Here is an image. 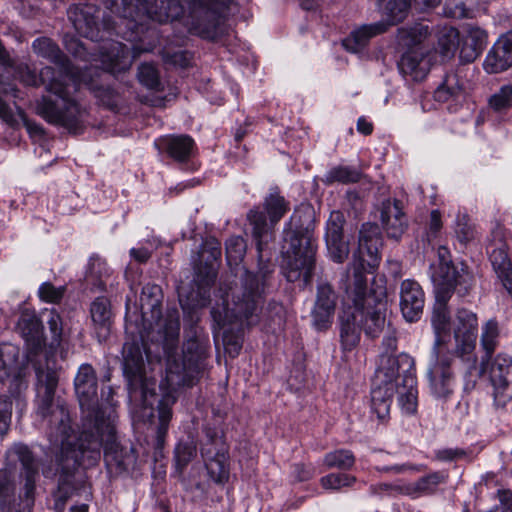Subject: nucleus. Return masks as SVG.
Instances as JSON below:
<instances>
[{
	"mask_svg": "<svg viewBox=\"0 0 512 512\" xmlns=\"http://www.w3.org/2000/svg\"><path fill=\"white\" fill-rule=\"evenodd\" d=\"M17 328L25 339L29 352L37 354L44 346L43 325L35 311L24 309L19 317Z\"/></svg>",
	"mask_w": 512,
	"mask_h": 512,
	"instance_id": "nucleus-24",
	"label": "nucleus"
},
{
	"mask_svg": "<svg viewBox=\"0 0 512 512\" xmlns=\"http://www.w3.org/2000/svg\"><path fill=\"white\" fill-rule=\"evenodd\" d=\"M489 107L496 113H505L512 108V85H503L490 96Z\"/></svg>",
	"mask_w": 512,
	"mask_h": 512,
	"instance_id": "nucleus-48",
	"label": "nucleus"
},
{
	"mask_svg": "<svg viewBox=\"0 0 512 512\" xmlns=\"http://www.w3.org/2000/svg\"><path fill=\"white\" fill-rule=\"evenodd\" d=\"M424 302V292L416 281L406 279L401 283L400 309L407 322H416L421 318Z\"/></svg>",
	"mask_w": 512,
	"mask_h": 512,
	"instance_id": "nucleus-21",
	"label": "nucleus"
},
{
	"mask_svg": "<svg viewBox=\"0 0 512 512\" xmlns=\"http://www.w3.org/2000/svg\"><path fill=\"white\" fill-rule=\"evenodd\" d=\"M463 91V86L456 73H447L443 82L434 92V98L438 102H446L451 98L457 97Z\"/></svg>",
	"mask_w": 512,
	"mask_h": 512,
	"instance_id": "nucleus-42",
	"label": "nucleus"
},
{
	"mask_svg": "<svg viewBox=\"0 0 512 512\" xmlns=\"http://www.w3.org/2000/svg\"><path fill=\"white\" fill-rule=\"evenodd\" d=\"M383 229L391 238L398 239L406 230L408 221L403 212V203L398 199H385L380 206Z\"/></svg>",
	"mask_w": 512,
	"mask_h": 512,
	"instance_id": "nucleus-23",
	"label": "nucleus"
},
{
	"mask_svg": "<svg viewBox=\"0 0 512 512\" xmlns=\"http://www.w3.org/2000/svg\"><path fill=\"white\" fill-rule=\"evenodd\" d=\"M490 380L494 396V405L504 408L512 400V358L501 352L494 358L490 368Z\"/></svg>",
	"mask_w": 512,
	"mask_h": 512,
	"instance_id": "nucleus-18",
	"label": "nucleus"
},
{
	"mask_svg": "<svg viewBox=\"0 0 512 512\" xmlns=\"http://www.w3.org/2000/svg\"><path fill=\"white\" fill-rule=\"evenodd\" d=\"M202 253H209L207 260L216 261L221 257V244L215 238H208L202 245Z\"/></svg>",
	"mask_w": 512,
	"mask_h": 512,
	"instance_id": "nucleus-60",
	"label": "nucleus"
},
{
	"mask_svg": "<svg viewBox=\"0 0 512 512\" xmlns=\"http://www.w3.org/2000/svg\"><path fill=\"white\" fill-rule=\"evenodd\" d=\"M362 178V172L351 166L338 165L330 168L322 178L325 185H333L334 183L352 184L357 183Z\"/></svg>",
	"mask_w": 512,
	"mask_h": 512,
	"instance_id": "nucleus-38",
	"label": "nucleus"
},
{
	"mask_svg": "<svg viewBox=\"0 0 512 512\" xmlns=\"http://www.w3.org/2000/svg\"><path fill=\"white\" fill-rule=\"evenodd\" d=\"M490 261L497 275L512 269L508 254L501 247L490 252Z\"/></svg>",
	"mask_w": 512,
	"mask_h": 512,
	"instance_id": "nucleus-55",
	"label": "nucleus"
},
{
	"mask_svg": "<svg viewBox=\"0 0 512 512\" xmlns=\"http://www.w3.org/2000/svg\"><path fill=\"white\" fill-rule=\"evenodd\" d=\"M99 13L100 10L92 4L72 5L68 9V18L80 36L93 42H102L98 47V53L104 69H91L85 66L81 75L74 74V77L79 82V88L82 84L86 85L102 105L110 110H116L120 97L113 88L102 83V77L106 76L107 72L125 70L130 65L129 51L126 45L110 39L112 35L123 38L113 28L118 22L110 16H104L101 29L97 22ZM79 91L80 89L77 92Z\"/></svg>",
	"mask_w": 512,
	"mask_h": 512,
	"instance_id": "nucleus-5",
	"label": "nucleus"
},
{
	"mask_svg": "<svg viewBox=\"0 0 512 512\" xmlns=\"http://www.w3.org/2000/svg\"><path fill=\"white\" fill-rule=\"evenodd\" d=\"M75 392L82 412L83 430L79 437L72 436L74 442L88 445V457L92 460L100 459L99 433L113 432L115 405L113 401V389L107 387V392L102 391V402L97 396V376L90 364H82L74 379ZM73 435V431L71 432Z\"/></svg>",
	"mask_w": 512,
	"mask_h": 512,
	"instance_id": "nucleus-7",
	"label": "nucleus"
},
{
	"mask_svg": "<svg viewBox=\"0 0 512 512\" xmlns=\"http://www.w3.org/2000/svg\"><path fill=\"white\" fill-rule=\"evenodd\" d=\"M357 481L356 477L346 473H330L321 477L320 484L327 490H340L351 487Z\"/></svg>",
	"mask_w": 512,
	"mask_h": 512,
	"instance_id": "nucleus-50",
	"label": "nucleus"
},
{
	"mask_svg": "<svg viewBox=\"0 0 512 512\" xmlns=\"http://www.w3.org/2000/svg\"><path fill=\"white\" fill-rule=\"evenodd\" d=\"M263 207L265 212L254 208L247 214L259 257L258 270H245L239 285L221 295L222 304H217L211 309L214 331L232 324H238L241 328L250 327L260 321V312L265 302V289L273 272L272 264L263 261L262 253L272 239V228L289 211L290 205L284 196L280 195L278 188H273L265 197Z\"/></svg>",
	"mask_w": 512,
	"mask_h": 512,
	"instance_id": "nucleus-2",
	"label": "nucleus"
},
{
	"mask_svg": "<svg viewBox=\"0 0 512 512\" xmlns=\"http://www.w3.org/2000/svg\"><path fill=\"white\" fill-rule=\"evenodd\" d=\"M13 403L10 396H0V437H4L11 424Z\"/></svg>",
	"mask_w": 512,
	"mask_h": 512,
	"instance_id": "nucleus-53",
	"label": "nucleus"
},
{
	"mask_svg": "<svg viewBox=\"0 0 512 512\" xmlns=\"http://www.w3.org/2000/svg\"><path fill=\"white\" fill-rule=\"evenodd\" d=\"M503 287L512 298V268L504 273L497 275Z\"/></svg>",
	"mask_w": 512,
	"mask_h": 512,
	"instance_id": "nucleus-64",
	"label": "nucleus"
},
{
	"mask_svg": "<svg viewBox=\"0 0 512 512\" xmlns=\"http://www.w3.org/2000/svg\"><path fill=\"white\" fill-rule=\"evenodd\" d=\"M155 145L176 162H185L194 152L195 142L188 135H170L158 139Z\"/></svg>",
	"mask_w": 512,
	"mask_h": 512,
	"instance_id": "nucleus-26",
	"label": "nucleus"
},
{
	"mask_svg": "<svg viewBox=\"0 0 512 512\" xmlns=\"http://www.w3.org/2000/svg\"><path fill=\"white\" fill-rule=\"evenodd\" d=\"M246 253V242L240 236H232L226 241V259L230 266L238 265Z\"/></svg>",
	"mask_w": 512,
	"mask_h": 512,
	"instance_id": "nucleus-49",
	"label": "nucleus"
},
{
	"mask_svg": "<svg viewBox=\"0 0 512 512\" xmlns=\"http://www.w3.org/2000/svg\"><path fill=\"white\" fill-rule=\"evenodd\" d=\"M47 324L49 330L52 334L53 342L59 344L62 337V319L61 316L56 312L55 309H52L49 314V318L47 320Z\"/></svg>",
	"mask_w": 512,
	"mask_h": 512,
	"instance_id": "nucleus-58",
	"label": "nucleus"
},
{
	"mask_svg": "<svg viewBox=\"0 0 512 512\" xmlns=\"http://www.w3.org/2000/svg\"><path fill=\"white\" fill-rule=\"evenodd\" d=\"M442 226L441 212L438 209L432 210L428 225V235L430 237H436L441 231Z\"/></svg>",
	"mask_w": 512,
	"mask_h": 512,
	"instance_id": "nucleus-61",
	"label": "nucleus"
},
{
	"mask_svg": "<svg viewBox=\"0 0 512 512\" xmlns=\"http://www.w3.org/2000/svg\"><path fill=\"white\" fill-rule=\"evenodd\" d=\"M109 277L110 269L106 261L98 256H92L89 260L87 280L91 281L98 290H104Z\"/></svg>",
	"mask_w": 512,
	"mask_h": 512,
	"instance_id": "nucleus-43",
	"label": "nucleus"
},
{
	"mask_svg": "<svg viewBox=\"0 0 512 512\" xmlns=\"http://www.w3.org/2000/svg\"><path fill=\"white\" fill-rule=\"evenodd\" d=\"M15 492L13 473L8 469H0V504L11 498Z\"/></svg>",
	"mask_w": 512,
	"mask_h": 512,
	"instance_id": "nucleus-54",
	"label": "nucleus"
},
{
	"mask_svg": "<svg viewBox=\"0 0 512 512\" xmlns=\"http://www.w3.org/2000/svg\"><path fill=\"white\" fill-rule=\"evenodd\" d=\"M162 58L165 63L179 66L181 68L187 67L190 63L189 53L180 49L176 51L164 49L162 52Z\"/></svg>",
	"mask_w": 512,
	"mask_h": 512,
	"instance_id": "nucleus-56",
	"label": "nucleus"
},
{
	"mask_svg": "<svg viewBox=\"0 0 512 512\" xmlns=\"http://www.w3.org/2000/svg\"><path fill=\"white\" fill-rule=\"evenodd\" d=\"M161 288L156 284H146L141 291L140 305L141 309H151L153 314L160 313L161 306Z\"/></svg>",
	"mask_w": 512,
	"mask_h": 512,
	"instance_id": "nucleus-46",
	"label": "nucleus"
},
{
	"mask_svg": "<svg viewBox=\"0 0 512 512\" xmlns=\"http://www.w3.org/2000/svg\"><path fill=\"white\" fill-rule=\"evenodd\" d=\"M398 69L404 78L415 82L422 81L429 72L423 53L417 51L404 53L398 62Z\"/></svg>",
	"mask_w": 512,
	"mask_h": 512,
	"instance_id": "nucleus-28",
	"label": "nucleus"
},
{
	"mask_svg": "<svg viewBox=\"0 0 512 512\" xmlns=\"http://www.w3.org/2000/svg\"><path fill=\"white\" fill-rule=\"evenodd\" d=\"M66 286H54L51 282H44L39 286L38 297L46 303L58 304L66 293Z\"/></svg>",
	"mask_w": 512,
	"mask_h": 512,
	"instance_id": "nucleus-52",
	"label": "nucleus"
},
{
	"mask_svg": "<svg viewBox=\"0 0 512 512\" xmlns=\"http://www.w3.org/2000/svg\"><path fill=\"white\" fill-rule=\"evenodd\" d=\"M20 373L19 349L12 344L0 345V381L16 378Z\"/></svg>",
	"mask_w": 512,
	"mask_h": 512,
	"instance_id": "nucleus-33",
	"label": "nucleus"
},
{
	"mask_svg": "<svg viewBox=\"0 0 512 512\" xmlns=\"http://www.w3.org/2000/svg\"><path fill=\"white\" fill-rule=\"evenodd\" d=\"M465 455L461 449H442L436 452V458L440 461H453Z\"/></svg>",
	"mask_w": 512,
	"mask_h": 512,
	"instance_id": "nucleus-63",
	"label": "nucleus"
},
{
	"mask_svg": "<svg viewBox=\"0 0 512 512\" xmlns=\"http://www.w3.org/2000/svg\"><path fill=\"white\" fill-rule=\"evenodd\" d=\"M302 215H311L309 206L296 208L283 230L284 241H290V247L283 252V270L289 282H295L301 277L308 282L315 264L316 250L312 234L308 227L303 226Z\"/></svg>",
	"mask_w": 512,
	"mask_h": 512,
	"instance_id": "nucleus-9",
	"label": "nucleus"
},
{
	"mask_svg": "<svg viewBox=\"0 0 512 512\" xmlns=\"http://www.w3.org/2000/svg\"><path fill=\"white\" fill-rule=\"evenodd\" d=\"M163 348L168 354L166 380L170 386H192L205 367L207 346L196 338L185 343L181 361L171 353L177 348L180 334V319L176 309L169 310L159 331Z\"/></svg>",
	"mask_w": 512,
	"mask_h": 512,
	"instance_id": "nucleus-8",
	"label": "nucleus"
},
{
	"mask_svg": "<svg viewBox=\"0 0 512 512\" xmlns=\"http://www.w3.org/2000/svg\"><path fill=\"white\" fill-rule=\"evenodd\" d=\"M196 449L191 443H179L175 448V458L178 465H187L195 456Z\"/></svg>",
	"mask_w": 512,
	"mask_h": 512,
	"instance_id": "nucleus-57",
	"label": "nucleus"
},
{
	"mask_svg": "<svg viewBox=\"0 0 512 512\" xmlns=\"http://www.w3.org/2000/svg\"><path fill=\"white\" fill-rule=\"evenodd\" d=\"M478 326V316L475 312L464 307L455 310L450 330L455 345L451 353L466 362L469 368H474L477 363L475 350Z\"/></svg>",
	"mask_w": 512,
	"mask_h": 512,
	"instance_id": "nucleus-12",
	"label": "nucleus"
},
{
	"mask_svg": "<svg viewBox=\"0 0 512 512\" xmlns=\"http://www.w3.org/2000/svg\"><path fill=\"white\" fill-rule=\"evenodd\" d=\"M437 42L439 53L444 57H451L459 47V31L452 26L439 27Z\"/></svg>",
	"mask_w": 512,
	"mask_h": 512,
	"instance_id": "nucleus-41",
	"label": "nucleus"
},
{
	"mask_svg": "<svg viewBox=\"0 0 512 512\" xmlns=\"http://www.w3.org/2000/svg\"><path fill=\"white\" fill-rule=\"evenodd\" d=\"M434 361L428 369V380L431 393L437 398H447L453 392L455 377L451 365L455 355L449 350L432 353Z\"/></svg>",
	"mask_w": 512,
	"mask_h": 512,
	"instance_id": "nucleus-16",
	"label": "nucleus"
},
{
	"mask_svg": "<svg viewBox=\"0 0 512 512\" xmlns=\"http://www.w3.org/2000/svg\"><path fill=\"white\" fill-rule=\"evenodd\" d=\"M407 376H416L415 362L410 355L406 353H401L397 356L390 354L381 355L376 375L380 383L385 385L394 384L398 377L406 380Z\"/></svg>",
	"mask_w": 512,
	"mask_h": 512,
	"instance_id": "nucleus-19",
	"label": "nucleus"
},
{
	"mask_svg": "<svg viewBox=\"0 0 512 512\" xmlns=\"http://www.w3.org/2000/svg\"><path fill=\"white\" fill-rule=\"evenodd\" d=\"M388 28L389 24L385 21L364 24L353 30L349 37L343 40V46L346 50L357 53L368 44L371 38L383 34Z\"/></svg>",
	"mask_w": 512,
	"mask_h": 512,
	"instance_id": "nucleus-27",
	"label": "nucleus"
},
{
	"mask_svg": "<svg viewBox=\"0 0 512 512\" xmlns=\"http://www.w3.org/2000/svg\"><path fill=\"white\" fill-rule=\"evenodd\" d=\"M430 35L428 24L416 22L397 30V42L403 47L411 48L423 43Z\"/></svg>",
	"mask_w": 512,
	"mask_h": 512,
	"instance_id": "nucleus-34",
	"label": "nucleus"
},
{
	"mask_svg": "<svg viewBox=\"0 0 512 512\" xmlns=\"http://www.w3.org/2000/svg\"><path fill=\"white\" fill-rule=\"evenodd\" d=\"M512 66V29L498 39L486 56L484 68L488 73H499Z\"/></svg>",
	"mask_w": 512,
	"mask_h": 512,
	"instance_id": "nucleus-25",
	"label": "nucleus"
},
{
	"mask_svg": "<svg viewBox=\"0 0 512 512\" xmlns=\"http://www.w3.org/2000/svg\"><path fill=\"white\" fill-rule=\"evenodd\" d=\"M206 440L201 455L210 479L216 484H225L230 477L228 445L223 435L214 428H205Z\"/></svg>",
	"mask_w": 512,
	"mask_h": 512,
	"instance_id": "nucleus-14",
	"label": "nucleus"
},
{
	"mask_svg": "<svg viewBox=\"0 0 512 512\" xmlns=\"http://www.w3.org/2000/svg\"><path fill=\"white\" fill-rule=\"evenodd\" d=\"M32 49L39 57L60 66L63 70L61 73L74 74L69 67L67 56L61 51L59 46L48 37H39L32 42Z\"/></svg>",
	"mask_w": 512,
	"mask_h": 512,
	"instance_id": "nucleus-29",
	"label": "nucleus"
},
{
	"mask_svg": "<svg viewBox=\"0 0 512 512\" xmlns=\"http://www.w3.org/2000/svg\"><path fill=\"white\" fill-rule=\"evenodd\" d=\"M0 119L10 126L17 124V119L10 106L0 97Z\"/></svg>",
	"mask_w": 512,
	"mask_h": 512,
	"instance_id": "nucleus-62",
	"label": "nucleus"
},
{
	"mask_svg": "<svg viewBox=\"0 0 512 512\" xmlns=\"http://www.w3.org/2000/svg\"><path fill=\"white\" fill-rule=\"evenodd\" d=\"M37 375V410L36 413L46 422L48 438L52 445L60 446L56 461L59 480L53 492L54 512H65L66 504L76 490L75 474L80 466L89 467L99 459L88 457V445L73 441L72 427L67 406L60 400L54 401L58 385L57 372L52 369L38 368Z\"/></svg>",
	"mask_w": 512,
	"mask_h": 512,
	"instance_id": "nucleus-4",
	"label": "nucleus"
},
{
	"mask_svg": "<svg viewBox=\"0 0 512 512\" xmlns=\"http://www.w3.org/2000/svg\"><path fill=\"white\" fill-rule=\"evenodd\" d=\"M454 236L464 247L478 236L476 225L466 213H458L453 226Z\"/></svg>",
	"mask_w": 512,
	"mask_h": 512,
	"instance_id": "nucleus-39",
	"label": "nucleus"
},
{
	"mask_svg": "<svg viewBox=\"0 0 512 512\" xmlns=\"http://www.w3.org/2000/svg\"><path fill=\"white\" fill-rule=\"evenodd\" d=\"M500 328L496 319H489L483 323L480 334V347L484 352L482 362L487 363L499 345Z\"/></svg>",
	"mask_w": 512,
	"mask_h": 512,
	"instance_id": "nucleus-37",
	"label": "nucleus"
},
{
	"mask_svg": "<svg viewBox=\"0 0 512 512\" xmlns=\"http://www.w3.org/2000/svg\"><path fill=\"white\" fill-rule=\"evenodd\" d=\"M399 394L398 402L402 411L412 415L417 411L418 390L416 376H407L400 385H395Z\"/></svg>",
	"mask_w": 512,
	"mask_h": 512,
	"instance_id": "nucleus-36",
	"label": "nucleus"
},
{
	"mask_svg": "<svg viewBox=\"0 0 512 512\" xmlns=\"http://www.w3.org/2000/svg\"><path fill=\"white\" fill-rule=\"evenodd\" d=\"M176 396L171 392H166L158 400V425L156 428V448L160 449L164 446L169 423L172 419V407L176 403Z\"/></svg>",
	"mask_w": 512,
	"mask_h": 512,
	"instance_id": "nucleus-31",
	"label": "nucleus"
},
{
	"mask_svg": "<svg viewBox=\"0 0 512 512\" xmlns=\"http://www.w3.org/2000/svg\"><path fill=\"white\" fill-rule=\"evenodd\" d=\"M466 40L460 50V57L466 62H473L482 52L487 42V34L480 27L472 24L465 26Z\"/></svg>",
	"mask_w": 512,
	"mask_h": 512,
	"instance_id": "nucleus-30",
	"label": "nucleus"
},
{
	"mask_svg": "<svg viewBox=\"0 0 512 512\" xmlns=\"http://www.w3.org/2000/svg\"><path fill=\"white\" fill-rule=\"evenodd\" d=\"M92 321L100 330L107 333L110 327L111 310L109 301L105 297L96 298L90 308Z\"/></svg>",
	"mask_w": 512,
	"mask_h": 512,
	"instance_id": "nucleus-44",
	"label": "nucleus"
},
{
	"mask_svg": "<svg viewBox=\"0 0 512 512\" xmlns=\"http://www.w3.org/2000/svg\"><path fill=\"white\" fill-rule=\"evenodd\" d=\"M15 72L24 85H43L47 92L58 98V101H54L49 96H42L37 101L38 115L48 123L63 127L71 133L78 134L83 130L87 112L75 97L79 82L74 74L57 72L53 67L45 66L37 75L27 64L18 65Z\"/></svg>",
	"mask_w": 512,
	"mask_h": 512,
	"instance_id": "nucleus-6",
	"label": "nucleus"
},
{
	"mask_svg": "<svg viewBox=\"0 0 512 512\" xmlns=\"http://www.w3.org/2000/svg\"><path fill=\"white\" fill-rule=\"evenodd\" d=\"M337 295L333 287L322 282L317 286V294L312 310L313 324L318 330L327 329L331 323L336 308Z\"/></svg>",
	"mask_w": 512,
	"mask_h": 512,
	"instance_id": "nucleus-22",
	"label": "nucleus"
},
{
	"mask_svg": "<svg viewBox=\"0 0 512 512\" xmlns=\"http://www.w3.org/2000/svg\"><path fill=\"white\" fill-rule=\"evenodd\" d=\"M138 80L147 89L159 92L163 90L157 68L149 63H143L138 67Z\"/></svg>",
	"mask_w": 512,
	"mask_h": 512,
	"instance_id": "nucleus-45",
	"label": "nucleus"
},
{
	"mask_svg": "<svg viewBox=\"0 0 512 512\" xmlns=\"http://www.w3.org/2000/svg\"><path fill=\"white\" fill-rule=\"evenodd\" d=\"M356 458L351 450L335 449L326 453L322 463L326 469L348 471L355 465Z\"/></svg>",
	"mask_w": 512,
	"mask_h": 512,
	"instance_id": "nucleus-40",
	"label": "nucleus"
},
{
	"mask_svg": "<svg viewBox=\"0 0 512 512\" xmlns=\"http://www.w3.org/2000/svg\"><path fill=\"white\" fill-rule=\"evenodd\" d=\"M473 3L474 0H446L443 8L444 15L457 19L470 17L471 9L468 5Z\"/></svg>",
	"mask_w": 512,
	"mask_h": 512,
	"instance_id": "nucleus-51",
	"label": "nucleus"
},
{
	"mask_svg": "<svg viewBox=\"0 0 512 512\" xmlns=\"http://www.w3.org/2000/svg\"><path fill=\"white\" fill-rule=\"evenodd\" d=\"M396 391L395 384H378L371 390V409L377 418L384 422L389 417L390 407Z\"/></svg>",
	"mask_w": 512,
	"mask_h": 512,
	"instance_id": "nucleus-32",
	"label": "nucleus"
},
{
	"mask_svg": "<svg viewBox=\"0 0 512 512\" xmlns=\"http://www.w3.org/2000/svg\"><path fill=\"white\" fill-rule=\"evenodd\" d=\"M454 292L456 293L454 288L436 287L435 289L436 303L431 315V325L435 334L432 353L448 350L447 339L450 338L452 317L447 304Z\"/></svg>",
	"mask_w": 512,
	"mask_h": 512,
	"instance_id": "nucleus-17",
	"label": "nucleus"
},
{
	"mask_svg": "<svg viewBox=\"0 0 512 512\" xmlns=\"http://www.w3.org/2000/svg\"><path fill=\"white\" fill-rule=\"evenodd\" d=\"M445 481V476L441 472H433L421 477L416 482L401 487L400 490L405 495L417 498L423 495H429L436 491L439 484Z\"/></svg>",
	"mask_w": 512,
	"mask_h": 512,
	"instance_id": "nucleus-35",
	"label": "nucleus"
},
{
	"mask_svg": "<svg viewBox=\"0 0 512 512\" xmlns=\"http://www.w3.org/2000/svg\"><path fill=\"white\" fill-rule=\"evenodd\" d=\"M438 266L433 275L436 287L454 288L459 298L468 296L474 285L475 278L468 265L464 262L454 263L448 248H438Z\"/></svg>",
	"mask_w": 512,
	"mask_h": 512,
	"instance_id": "nucleus-13",
	"label": "nucleus"
},
{
	"mask_svg": "<svg viewBox=\"0 0 512 512\" xmlns=\"http://www.w3.org/2000/svg\"><path fill=\"white\" fill-rule=\"evenodd\" d=\"M344 214L341 211H332L326 225V245L331 259L342 263L349 254L348 242L344 240L343 225Z\"/></svg>",
	"mask_w": 512,
	"mask_h": 512,
	"instance_id": "nucleus-20",
	"label": "nucleus"
},
{
	"mask_svg": "<svg viewBox=\"0 0 512 512\" xmlns=\"http://www.w3.org/2000/svg\"><path fill=\"white\" fill-rule=\"evenodd\" d=\"M381 237L378 227L366 223L359 232L358 250L349 271L343 273L340 287L345 297L339 315L340 340L344 350H352L360 342L361 332L369 338L382 333L387 313V296L383 289L368 287L366 274L379 265Z\"/></svg>",
	"mask_w": 512,
	"mask_h": 512,
	"instance_id": "nucleus-1",
	"label": "nucleus"
},
{
	"mask_svg": "<svg viewBox=\"0 0 512 512\" xmlns=\"http://www.w3.org/2000/svg\"><path fill=\"white\" fill-rule=\"evenodd\" d=\"M291 477L296 482H305L314 476V468L311 465L296 463L291 467Z\"/></svg>",
	"mask_w": 512,
	"mask_h": 512,
	"instance_id": "nucleus-59",
	"label": "nucleus"
},
{
	"mask_svg": "<svg viewBox=\"0 0 512 512\" xmlns=\"http://www.w3.org/2000/svg\"><path fill=\"white\" fill-rule=\"evenodd\" d=\"M226 0H105L116 15L115 30L124 40L137 42L150 22L181 20L191 34L215 40L222 34L221 12Z\"/></svg>",
	"mask_w": 512,
	"mask_h": 512,
	"instance_id": "nucleus-3",
	"label": "nucleus"
},
{
	"mask_svg": "<svg viewBox=\"0 0 512 512\" xmlns=\"http://www.w3.org/2000/svg\"><path fill=\"white\" fill-rule=\"evenodd\" d=\"M98 435L100 448L103 446L104 449L105 465L111 475L118 476L134 468L136 451L132 446H123L116 441L114 425L112 433L101 432Z\"/></svg>",
	"mask_w": 512,
	"mask_h": 512,
	"instance_id": "nucleus-15",
	"label": "nucleus"
},
{
	"mask_svg": "<svg viewBox=\"0 0 512 512\" xmlns=\"http://www.w3.org/2000/svg\"><path fill=\"white\" fill-rule=\"evenodd\" d=\"M122 356L130 401L144 411L149 409L148 414L143 412V417H153V404L157 398L156 382L146 375L142 345L138 341L125 342Z\"/></svg>",
	"mask_w": 512,
	"mask_h": 512,
	"instance_id": "nucleus-10",
	"label": "nucleus"
},
{
	"mask_svg": "<svg viewBox=\"0 0 512 512\" xmlns=\"http://www.w3.org/2000/svg\"><path fill=\"white\" fill-rule=\"evenodd\" d=\"M12 452L21 464L19 477L23 484L16 497L0 504V512H33L36 498V480L39 475V461L28 446L15 444Z\"/></svg>",
	"mask_w": 512,
	"mask_h": 512,
	"instance_id": "nucleus-11",
	"label": "nucleus"
},
{
	"mask_svg": "<svg viewBox=\"0 0 512 512\" xmlns=\"http://www.w3.org/2000/svg\"><path fill=\"white\" fill-rule=\"evenodd\" d=\"M412 0H389L385 10L388 20H384L389 27L402 22L409 13Z\"/></svg>",
	"mask_w": 512,
	"mask_h": 512,
	"instance_id": "nucleus-47",
	"label": "nucleus"
}]
</instances>
